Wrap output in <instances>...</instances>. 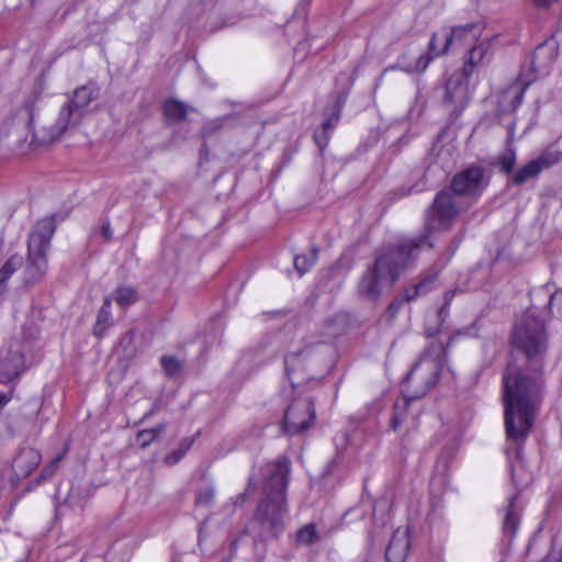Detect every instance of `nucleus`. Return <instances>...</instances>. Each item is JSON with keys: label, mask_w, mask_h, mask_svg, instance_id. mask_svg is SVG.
Listing matches in <instances>:
<instances>
[{"label": "nucleus", "mask_w": 562, "mask_h": 562, "mask_svg": "<svg viewBox=\"0 0 562 562\" xmlns=\"http://www.w3.org/2000/svg\"><path fill=\"white\" fill-rule=\"evenodd\" d=\"M153 413H154V411H149L148 413L145 414L144 417L146 418V417L150 416Z\"/></svg>", "instance_id": "nucleus-52"}, {"label": "nucleus", "mask_w": 562, "mask_h": 562, "mask_svg": "<svg viewBox=\"0 0 562 562\" xmlns=\"http://www.w3.org/2000/svg\"><path fill=\"white\" fill-rule=\"evenodd\" d=\"M411 542L406 530L397 529L385 550V559L389 562H405Z\"/></svg>", "instance_id": "nucleus-17"}, {"label": "nucleus", "mask_w": 562, "mask_h": 562, "mask_svg": "<svg viewBox=\"0 0 562 562\" xmlns=\"http://www.w3.org/2000/svg\"><path fill=\"white\" fill-rule=\"evenodd\" d=\"M543 55H546V46L539 45L535 49L531 58V65L535 71H541L543 69V65L541 64V57Z\"/></svg>", "instance_id": "nucleus-39"}, {"label": "nucleus", "mask_w": 562, "mask_h": 562, "mask_svg": "<svg viewBox=\"0 0 562 562\" xmlns=\"http://www.w3.org/2000/svg\"><path fill=\"white\" fill-rule=\"evenodd\" d=\"M434 283V278H426L422 280L420 282L414 284L413 286L406 289L405 291V301L411 302L418 297L422 294L427 293L430 291V286Z\"/></svg>", "instance_id": "nucleus-34"}, {"label": "nucleus", "mask_w": 562, "mask_h": 562, "mask_svg": "<svg viewBox=\"0 0 562 562\" xmlns=\"http://www.w3.org/2000/svg\"><path fill=\"white\" fill-rule=\"evenodd\" d=\"M110 305H111V302L109 299H106L98 313L97 322H95V325L93 328V333L98 337H102L105 329L110 325V321H111Z\"/></svg>", "instance_id": "nucleus-30"}, {"label": "nucleus", "mask_w": 562, "mask_h": 562, "mask_svg": "<svg viewBox=\"0 0 562 562\" xmlns=\"http://www.w3.org/2000/svg\"><path fill=\"white\" fill-rule=\"evenodd\" d=\"M558 0H532V3L539 9H548Z\"/></svg>", "instance_id": "nucleus-46"}, {"label": "nucleus", "mask_w": 562, "mask_h": 562, "mask_svg": "<svg viewBox=\"0 0 562 562\" xmlns=\"http://www.w3.org/2000/svg\"><path fill=\"white\" fill-rule=\"evenodd\" d=\"M194 440H195L194 437L183 438L179 442L178 448L165 457L164 462L167 465H175L176 463H178L184 457V454L189 451V449L193 445Z\"/></svg>", "instance_id": "nucleus-28"}, {"label": "nucleus", "mask_w": 562, "mask_h": 562, "mask_svg": "<svg viewBox=\"0 0 562 562\" xmlns=\"http://www.w3.org/2000/svg\"><path fill=\"white\" fill-rule=\"evenodd\" d=\"M336 335H337V333H336V331H330V333H328V336H331V337H334V336H336Z\"/></svg>", "instance_id": "nucleus-53"}, {"label": "nucleus", "mask_w": 562, "mask_h": 562, "mask_svg": "<svg viewBox=\"0 0 562 562\" xmlns=\"http://www.w3.org/2000/svg\"><path fill=\"white\" fill-rule=\"evenodd\" d=\"M428 245V235H422L397 245L385 247L375 258L373 265L362 274L358 292L369 300H378L385 288L392 286L400 272L415 258L416 251Z\"/></svg>", "instance_id": "nucleus-2"}, {"label": "nucleus", "mask_w": 562, "mask_h": 562, "mask_svg": "<svg viewBox=\"0 0 562 562\" xmlns=\"http://www.w3.org/2000/svg\"><path fill=\"white\" fill-rule=\"evenodd\" d=\"M56 226L53 217L37 221L29 236L27 257L21 272L24 285L40 282L47 271V250Z\"/></svg>", "instance_id": "nucleus-4"}, {"label": "nucleus", "mask_w": 562, "mask_h": 562, "mask_svg": "<svg viewBox=\"0 0 562 562\" xmlns=\"http://www.w3.org/2000/svg\"><path fill=\"white\" fill-rule=\"evenodd\" d=\"M93 232L99 233L103 237L104 241H110L112 239L113 234L110 221L108 218H103L101 226L99 228H95Z\"/></svg>", "instance_id": "nucleus-41"}, {"label": "nucleus", "mask_w": 562, "mask_h": 562, "mask_svg": "<svg viewBox=\"0 0 562 562\" xmlns=\"http://www.w3.org/2000/svg\"><path fill=\"white\" fill-rule=\"evenodd\" d=\"M446 53L447 50H443V47L441 49L438 48L437 34L434 33L428 44V52L424 55H420L415 63H409L405 65L402 69L408 74L424 72L427 69L429 63L435 57H438Z\"/></svg>", "instance_id": "nucleus-18"}, {"label": "nucleus", "mask_w": 562, "mask_h": 562, "mask_svg": "<svg viewBox=\"0 0 562 562\" xmlns=\"http://www.w3.org/2000/svg\"><path fill=\"white\" fill-rule=\"evenodd\" d=\"M553 60V56L552 54H549V63H551Z\"/></svg>", "instance_id": "nucleus-54"}, {"label": "nucleus", "mask_w": 562, "mask_h": 562, "mask_svg": "<svg viewBox=\"0 0 562 562\" xmlns=\"http://www.w3.org/2000/svg\"><path fill=\"white\" fill-rule=\"evenodd\" d=\"M558 299H562V292H555L549 296L547 308L549 310L552 306L553 302L557 301Z\"/></svg>", "instance_id": "nucleus-47"}, {"label": "nucleus", "mask_w": 562, "mask_h": 562, "mask_svg": "<svg viewBox=\"0 0 562 562\" xmlns=\"http://www.w3.org/2000/svg\"><path fill=\"white\" fill-rule=\"evenodd\" d=\"M520 81H521V85H522V88L520 89V91L515 95L514 100H513V106L514 109H516L517 106L520 105V103L522 102V98H524V93L527 89V87L531 83L532 79H524V77L521 76L520 77Z\"/></svg>", "instance_id": "nucleus-42"}, {"label": "nucleus", "mask_w": 562, "mask_h": 562, "mask_svg": "<svg viewBox=\"0 0 562 562\" xmlns=\"http://www.w3.org/2000/svg\"><path fill=\"white\" fill-rule=\"evenodd\" d=\"M214 487L209 486L202 490H199L195 494V504L199 506H207L214 499Z\"/></svg>", "instance_id": "nucleus-38"}, {"label": "nucleus", "mask_w": 562, "mask_h": 562, "mask_svg": "<svg viewBox=\"0 0 562 562\" xmlns=\"http://www.w3.org/2000/svg\"><path fill=\"white\" fill-rule=\"evenodd\" d=\"M454 294H456V291H453V290H449V291L445 292V294H443L445 303L441 306V308L439 310L440 318H443V316L447 315L448 306H449L450 302L452 301V299L454 297Z\"/></svg>", "instance_id": "nucleus-43"}, {"label": "nucleus", "mask_w": 562, "mask_h": 562, "mask_svg": "<svg viewBox=\"0 0 562 562\" xmlns=\"http://www.w3.org/2000/svg\"><path fill=\"white\" fill-rule=\"evenodd\" d=\"M312 353V347H306L288 355L284 359L286 374L291 384H301L310 379L308 374L302 371L303 360Z\"/></svg>", "instance_id": "nucleus-14"}, {"label": "nucleus", "mask_w": 562, "mask_h": 562, "mask_svg": "<svg viewBox=\"0 0 562 562\" xmlns=\"http://www.w3.org/2000/svg\"><path fill=\"white\" fill-rule=\"evenodd\" d=\"M34 100H27L25 104L18 109L8 117L0 127V135L12 139L15 146L22 145L27 140L31 134V124L34 114Z\"/></svg>", "instance_id": "nucleus-9"}, {"label": "nucleus", "mask_w": 562, "mask_h": 562, "mask_svg": "<svg viewBox=\"0 0 562 562\" xmlns=\"http://www.w3.org/2000/svg\"><path fill=\"white\" fill-rule=\"evenodd\" d=\"M533 160L541 171L550 169L562 160V150L555 145H550Z\"/></svg>", "instance_id": "nucleus-23"}, {"label": "nucleus", "mask_w": 562, "mask_h": 562, "mask_svg": "<svg viewBox=\"0 0 562 562\" xmlns=\"http://www.w3.org/2000/svg\"><path fill=\"white\" fill-rule=\"evenodd\" d=\"M313 137L317 147L319 148V151L322 153L326 148L329 140L328 131L321 127V130L315 131Z\"/></svg>", "instance_id": "nucleus-40"}, {"label": "nucleus", "mask_w": 562, "mask_h": 562, "mask_svg": "<svg viewBox=\"0 0 562 562\" xmlns=\"http://www.w3.org/2000/svg\"><path fill=\"white\" fill-rule=\"evenodd\" d=\"M160 363L169 379H176L181 374L183 364L178 358L173 356H162Z\"/></svg>", "instance_id": "nucleus-33"}, {"label": "nucleus", "mask_w": 562, "mask_h": 562, "mask_svg": "<svg viewBox=\"0 0 562 562\" xmlns=\"http://www.w3.org/2000/svg\"><path fill=\"white\" fill-rule=\"evenodd\" d=\"M135 339V330H127L122 338L120 339L119 346L123 349V352L126 357H133L136 352V348L134 346Z\"/></svg>", "instance_id": "nucleus-36"}, {"label": "nucleus", "mask_w": 562, "mask_h": 562, "mask_svg": "<svg viewBox=\"0 0 562 562\" xmlns=\"http://www.w3.org/2000/svg\"><path fill=\"white\" fill-rule=\"evenodd\" d=\"M453 337L445 345L434 339L426 347L419 360L407 372L402 382V394L405 405L422 398L438 382L447 362V351Z\"/></svg>", "instance_id": "nucleus-3"}, {"label": "nucleus", "mask_w": 562, "mask_h": 562, "mask_svg": "<svg viewBox=\"0 0 562 562\" xmlns=\"http://www.w3.org/2000/svg\"><path fill=\"white\" fill-rule=\"evenodd\" d=\"M8 401L9 398L0 393V407L3 406Z\"/></svg>", "instance_id": "nucleus-49"}, {"label": "nucleus", "mask_w": 562, "mask_h": 562, "mask_svg": "<svg viewBox=\"0 0 562 562\" xmlns=\"http://www.w3.org/2000/svg\"><path fill=\"white\" fill-rule=\"evenodd\" d=\"M257 490L256 482L250 477L248 480L247 486L243 493L237 495L235 498H232V504L234 507L241 506Z\"/></svg>", "instance_id": "nucleus-37"}, {"label": "nucleus", "mask_w": 562, "mask_h": 562, "mask_svg": "<svg viewBox=\"0 0 562 562\" xmlns=\"http://www.w3.org/2000/svg\"><path fill=\"white\" fill-rule=\"evenodd\" d=\"M404 303V300L402 299H395L393 302L390 303L387 306V312L393 317L396 315V313L401 310L402 305Z\"/></svg>", "instance_id": "nucleus-45"}, {"label": "nucleus", "mask_w": 562, "mask_h": 562, "mask_svg": "<svg viewBox=\"0 0 562 562\" xmlns=\"http://www.w3.org/2000/svg\"><path fill=\"white\" fill-rule=\"evenodd\" d=\"M162 113L167 124H177L187 119L188 110L183 102L167 100L162 105Z\"/></svg>", "instance_id": "nucleus-22"}, {"label": "nucleus", "mask_w": 562, "mask_h": 562, "mask_svg": "<svg viewBox=\"0 0 562 562\" xmlns=\"http://www.w3.org/2000/svg\"><path fill=\"white\" fill-rule=\"evenodd\" d=\"M482 30L483 27L480 23H468L451 27V30L445 34L443 50H448L453 42L470 43L477 40Z\"/></svg>", "instance_id": "nucleus-15"}, {"label": "nucleus", "mask_w": 562, "mask_h": 562, "mask_svg": "<svg viewBox=\"0 0 562 562\" xmlns=\"http://www.w3.org/2000/svg\"><path fill=\"white\" fill-rule=\"evenodd\" d=\"M235 117H236L235 114H227V115H223V116H218V117L205 121L201 128L202 137L206 138V137L215 135L226 125V123L228 121H231Z\"/></svg>", "instance_id": "nucleus-27"}, {"label": "nucleus", "mask_w": 562, "mask_h": 562, "mask_svg": "<svg viewBox=\"0 0 562 562\" xmlns=\"http://www.w3.org/2000/svg\"><path fill=\"white\" fill-rule=\"evenodd\" d=\"M471 76L461 70L454 71L446 83L443 104L451 109L457 117L467 106L470 100L469 79Z\"/></svg>", "instance_id": "nucleus-13"}, {"label": "nucleus", "mask_w": 562, "mask_h": 562, "mask_svg": "<svg viewBox=\"0 0 562 562\" xmlns=\"http://www.w3.org/2000/svg\"><path fill=\"white\" fill-rule=\"evenodd\" d=\"M99 89L94 85H86L77 88L72 98L60 109L58 119L50 127L48 137L41 142H53L59 138L68 127L76 126L83 117L86 108L98 98Z\"/></svg>", "instance_id": "nucleus-5"}, {"label": "nucleus", "mask_w": 562, "mask_h": 562, "mask_svg": "<svg viewBox=\"0 0 562 562\" xmlns=\"http://www.w3.org/2000/svg\"><path fill=\"white\" fill-rule=\"evenodd\" d=\"M286 513V498L263 496L257 505L255 520L263 532L278 537L284 529L283 519Z\"/></svg>", "instance_id": "nucleus-7"}, {"label": "nucleus", "mask_w": 562, "mask_h": 562, "mask_svg": "<svg viewBox=\"0 0 562 562\" xmlns=\"http://www.w3.org/2000/svg\"><path fill=\"white\" fill-rule=\"evenodd\" d=\"M23 259L19 255H12L0 269V295L7 290V282L10 277L22 267Z\"/></svg>", "instance_id": "nucleus-24"}, {"label": "nucleus", "mask_w": 562, "mask_h": 562, "mask_svg": "<svg viewBox=\"0 0 562 562\" xmlns=\"http://www.w3.org/2000/svg\"><path fill=\"white\" fill-rule=\"evenodd\" d=\"M547 308H527L516 323L513 344L524 356V364L509 363L503 375L504 422L507 439L517 443L510 461L512 480L518 490L526 488L532 474L521 458V447L533 425L544 392L543 364L548 350L544 328Z\"/></svg>", "instance_id": "nucleus-1"}, {"label": "nucleus", "mask_w": 562, "mask_h": 562, "mask_svg": "<svg viewBox=\"0 0 562 562\" xmlns=\"http://www.w3.org/2000/svg\"><path fill=\"white\" fill-rule=\"evenodd\" d=\"M314 402L310 396L296 397L285 411L283 429L290 435H296L311 428L315 420Z\"/></svg>", "instance_id": "nucleus-8"}, {"label": "nucleus", "mask_w": 562, "mask_h": 562, "mask_svg": "<svg viewBox=\"0 0 562 562\" xmlns=\"http://www.w3.org/2000/svg\"><path fill=\"white\" fill-rule=\"evenodd\" d=\"M348 90H349V88L345 92L340 93L337 97V101H336V105H335L336 112L334 114H331L325 122H323L322 128L329 131V130L334 128V126L337 124V122L339 120V111L341 110V108L346 101Z\"/></svg>", "instance_id": "nucleus-35"}, {"label": "nucleus", "mask_w": 562, "mask_h": 562, "mask_svg": "<svg viewBox=\"0 0 562 562\" xmlns=\"http://www.w3.org/2000/svg\"><path fill=\"white\" fill-rule=\"evenodd\" d=\"M344 79L349 81V87L352 85V78L348 77L347 75H344Z\"/></svg>", "instance_id": "nucleus-50"}, {"label": "nucleus", "mask_w": 562, "mask_h": 562, "mask_svg": "<svg viewBox=\"0 0 562 562\" xmlns=\"http://www.w3.org/2000/svg\"><path fill=\"white\" fill-rule=\"evenodd\" d=\"M487 181L484 177V169L481 166H470L456 173L451 180V193L456 196H464L475 202L484 189Z\"/></svg>", "instance_id": "nucleus-10"}, {"label": "nucleus", "mask_w": 562, "mask_h": 562, "mask_svg": "<svg viewBox=\"0 0 562 562\" xmlns=\"http://www.w3.org/2000/svg\"><path fill=\"white\" fill-rule=\"evenodd\" d=\"M319 249L313 246L308 255H297L294 257V267L302 276L310 270L318 258Z\"/></svg>", "instance_id": "nucleus-29"}, {"label": "nucleus", "mask_w": 562, "mask_h": 562, "mask_svg": "<svg viewBox=\"0 0 562 562\" xmlns=\"http://www.w3.org/2000/svg\"><path fill=\"white\" fill-rule=\"evenodd\" d=\"M464 207V210H467ZM463 211V207L456 201V195L449 191L441 190L435 196L432 204L427 212V231H448L452 222Z\"/></svg>", "instance_id": "nucleus-6"}, {"label": "nucleus", "mask_w": 562, "mask_h": 562, "mask_svg": "<svg viewBox=\"0 0 562 562\" xmlns=\"http://www.w3.org/2000/svg\"><path fill=\"white\" fill-rule=\"evenodd\" d=\"M486 52H487V46H485L483 44L473 46L469 52L468 60L464 63L462 68H460L459 70H461L462 72H464L469 76H472L474 68L482 63L484 56L486 55Z\"/></svg>", "instance_id": "nucleus-25"}, {"label": "nucleus", "mask_w": 562, "mask_h": 562, "mask_svg": "<svg viewBox=\"0 0 562 562\" xmlns=\"http://www.w3.org/2000/svg\"><path fill=\"white\" fill-rule=\"evenodd\" d=\"M231 547H232L233 550L236 549V547H237V539L232 541Z\"/></svg>", "instance_id": "nucleus-51"}, {"label": "nucleus", "mask_w": 562, "mask_h": 562, "mask_svg": "<svg viewBox=\"0 0 562 562\" xmlns=\"http://www.w3.org/2000/svg\"><path fill=\"white\" fill-rule=\"evenodd\" d=\"M114 301L122 308H126L138 301V294L136 290L131 286H121L117 288L114 293Z\"/></svg>", "instance_id": "nucleus-32"}, {"label": "nucleus", "mask_w": 562, "mask_h": 562, "mask_svg": "<svg viewBox=\"0 0 562 562\" xmlns=\"http://www.w3.org/2000/svg\"><path fill=\"white\" fill-rule=\"evenodd\" d=\"M321 539V536L317 531L316 525L313 522H310L303 527H301L296 531L295 536V543L297 546H312L316 542H318Z\"/></svg>", "instance_id": "nucleus-26"}, {"label": "nucleus", "mask_w": 562, "mask_h": 562, "mask_svg": "<svg viewBox=\"0 0 562 562\" xmlns=\"http://www.w3.org/2000/svg\"><path fill=\"white\" fill-rule=\"evenodd\" d=\"M542 171L533 159L518 168L508 179V184L520 187L528 181L536 179Z\"/></svg>", "instance_id": "nucleus-21"}, {"label": "nucleus", "mask_w": 562, "mask_h": 562, "mask_svg": "<svg viewBox=\"0 0 562 562\" xmlns=\"http://www.w3.org/2000/svg\"><path fill=\"white\" fill-rule=\"evenodd\" d=\"M402 423H403V419L397 414H395V416L392 419L391 426L394 430H396Z\"/></svg>", "instance_id": "nucleus-48"}, {"label": "nucleus", "mask_w": 562, "mask_h": 562, "mask_svg": "<svg viewBox=\"0 0 562 562\" xmlns=\"http://www.w3.org/2000/svg\"><path fill=\"white\" fill-rule=\"evenodd\" d=\"M291 473V461L280 457L265 468L263 496L286 498V488Z\"/></svg>", "instance_id": "nucleus-11"}, {"label": "nucleus", "mask_w": 562, "mask_h": 562, "mask_svg": "<svg viewBox=\"0 0 562 562\" xmlns=\"http://www.w3.org/2000/svg\"><path fill=\"white\" fill-rule=\"evenodd\" d=\"M517 497L518 494L509 498L503 520V531L504 535L509 538V540L515 537L520 521V510L516 504Z\"/></svg>", "instance_id": "nucleus-19"}, {"label": "nucleus", "mask_w": 562, "mask_h": 562, "mask_svg": "<svg viewBox=\"0 0 562 562\" xmlns=\"http://www.w3.org/2000/svg\"><path fill=\"white\" fill-rule=\"evenodd\" d=\"M58 461H59V458H56L55 460H53L50 462V464L48 467H46L42 473H41V479H46L48 476H52L54 474V472L56 471L57 469V464H58Z\"/></svg>", "instance_id": "nucleus-44"}, {"label": "nucleus", "mask_w": 562, "mask_h": 562, "mask_svg": "<svg viewBox=\"0 0 562 562\" xmlns=\"http://www.w3.org/2000/svg\"><path fill=\"white\" fill-rule=\"evenodd\" d=\"M166 429V424H159L150 429H143L137 432L136 441L142 449L147 448Z\"/></svg>", "instance_id": "nucleus-31"}, {"label": "nucleus", "mask_w": 562, "mask_h": 562, "mask_svg": "<svg viewBox=\"0 0 562 562\" xmlns=\"http://www.w3.org/2000/svg\"><path fill=\"white\" fill-rule=\"evenodd\" d=\"M506 143L508 145L507 150L496 157V160L493 164V166L495 168H497L501 173L506 175L507 180H508V179H510L512 175L515 173V171H516L515 170L516 151H515V148L512 146V143H513V133L512 132H509Z\"/></svg>", "instance_id": "nucleus-20"}, {"label": "nucleus", "mask_w": 562, "mask_h": 562, "mask_svg": "<svg viewBox=\"0 0 562 562\" xmlns=\"http://www.w3.org/2000/svg\"><path fill=\"white\" fill-rule=\"evenodd\" d=\"M24 370L23 342L13 338L0 349V382L9 383L19 378Z\"/></svg>", "instance_id": "nucleus-12"}, {"label": "nucleus", "mask_w": 562, "mask_h": 562, "mask_svg": "<svg viewBox=\"0 0 562 562\" xmlns=\"http://www.w3.org/2000/svg\"><path fill=\"white\" fill-rule=\"evenodd\" d=\"M41 454L33 448H23L19 451L12 462V468L19 477H26L41 463Z\"/></svg>", "instance_id": "nucleus-16"}, {"label": "nucleus", "mask_w": 562, "mask_h": 562, "mask_svg": "<svg viewBox=\"0 0 562 562\" xmlns=\"http://www.w3.org/2000/svg\"><path fill=\"white\" fill-rule=\"evenodd\" d=\"M225 103L231 104V105H236L235 102H231V101H226Z\"/></svg>", "instance_id": "nucleus-55"}]
</instances>
